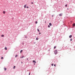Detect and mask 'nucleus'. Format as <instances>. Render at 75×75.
<instances>
[{
    "mask_svg": "<svg viewBox=\"0 0 75 75\" xmlns=\"http://www.w3.org/2000/svg\"><path fill=\"white\" fill-rule=\"evenodd\" d=\"M57 50H56L54 51V54H57Z\"/></svg>",
    "mask_w": 75,
    "mask_h": 75,
    "instance_id": "obj_1",
    "label": "nucleus"
},
{
    "mask_svg": "<svg viewBox=\"0 0 75 75\" xmlns=\"http://www.w3.org/2000/svg\"><path fill=\"white\" fill-rule=\"evenodd\" d=\"M33 62L35 64H36V62H35V60L33 61Z\"/></svg>",
    "mask_w": 75,
    "mask_h": 75,
    "instance_id": "obj_2",
    "label": "nucleus"
},
{
    "mask_svg": "<svg viewBox=\"0 0 75 75\" xmlns=\"http://www.w3.org/2000/svg\"><path fill=\"white\" fill-rule=\"evenodd\" d=\"M59 16H62V13H60L59 14Z\"/></svg>",
    "mask_w": 75,
    "mask_h": 75,
    "instance_id": "obj_3",
    "label": "nucleus"
},
{
    "mask_svg": "<svg viewBox=\"0 0 75 75\" xmlns=\"http://www.w3.org/2000/svg\"><path fill=\"white\" fill-rule=\"evenodd\" d=\"M26 6H27V5H25L24 6V8H26Z\"/></svg>",
    "mask_w": 75,
    "mask_h": 75,
    "instance_id": "obj_4",
    "label": "nucleus"
},
{
    "mask_svg": "<svg viewBox=\"0 0 75 75\" xmlns=\"http://www.w3.org/2000/svg\"><path fill=\"white\" fill-rule=\"evenodd\" d=\"M49 25L50 26H51L52 25V24H51V23H49Z\"/></svg>",
    "mask_w": 75,
    "mask_h": 75,
    "instance_id": "obj_5",
    "label": "nucleus"
},
{
    "mask_svg": "<svg viewBox=\"0 0 75 75\" xmlns=\"http://www.w3.org/2000/svg\"><path fill=\"white\" fill-rule=\"evenodd\" d=\"M73 27H74V26H75V23H74L73 24Z\"/></svg>",
    "mask_w": 75,
    "mask_h": 75,
    "instance_id": "obj_6",
    "label": "nucleus"
},
{
    "mask_svg": "<svg viewBox=\"0 0 75 75\" xmlns=\"http://www.w3.org/2000/svg\"><path fill=\"white\" fill-rule=\"evenodd\" d=\"M5 50H7V47H5Z\"/></svg>",
    "mask_w": 75,
    "mask_h": 75,
    "instance_id": "obj_7",
    "label": "nucleus"
},
{
    "mask_svg": "<svg viewBox=\"0 0 75 75\" xmlns=\"http://www.w3.org/2000/svg\"><path fill=\"white\" fill-rule=\"evenodd\" d=\"M4 71H6V70H7V69H6V68H4Z\"/></svg>",
    "mask_w": 75,
    "mask_h": 75,
    "instance_id": "obj_8",
    "label": "nucleus"
},
{
    "mask_svg": "<svg viewBox=\"0 0 75 75\" xmlns=\"http://www.w3.org/2000/svg\"><path fill=\"white\" fill-rule=\"evenodd\" d=\"M69 38H72V35H70V36H69Z\"/></svg>",
    "mask_w": 75,
    "mask_h": 75,
    "instance_id": "obj_9",
    "label": "nucleus"
},
{
    "mask_svg": "<svg viewBox=\"0 0 75 75\" xmlns=\"http://www.w3.org/2000/svg\"><path fill=\"white\" fill-rule=\"evenodd\" d=\"M23 52V50H21L20 51V53H21V52Z\"/></svg>",
    "mask_w": 75,
    "mask_h": 75,
    "instance_id": "obj_10",
    "label": "nucleus"
},
{
    "mask_svg": "<svg viewBox=\"0 0 75 75\" xmlns=\"http://www.w3.org/2000/svg\"><path fill=\"white\" fill-rule=\"evenodd\" d=\"M3 13L4 14H5V13H6V12H5V11H3Z\"/></svg>",
    "mask_w": 75,
    "mask_h": 75,
    "instance_id": "obj_11",
    "label": "nucleus"
},
{
    "mask_svg": "<svg viewBox=\"0 0 75 75\" xmlns=\"http://www.w3.org/2000/svg\"><path fill=\"white\" fill-rule=\"evenodd\" d=\"M4 35H1V37H4Z\"/></svg>",
    "mask_w": 75,
    "mask_h": 75,
    "instance_id": "obj_12",
    "label": "nucleus"
},
{
    "mask_svg": "<svg viewBox=\"0 0 75 75\" xmlns=\"http://www.w3.org/2000/svg\"><path fill=\"white\" fill-rule=\"evenodd\" d=\"M15 68H16V66H14L13 67V69H15Z\"/></svg>",
    "mask_w": 75,
    "mask_h": 75,
    "instance_id": "obj_13",
    "label": "nucleus"
},
{
    "mask_svg": "<svg viewBox=\"0 0 75 75\" xmlns=\"http://www.w3.org/2000/svg\"><path fill=\"white\" fill-rule=\"evenodd\" d=\"M54 49H55L56 48V46H54Z\"/></svg>",
    "mask_w": 75,
    "mask_h": 75,
    "instance_id": "obj_14",
    "label": "nucleus"
},
{
    "mask_svg": "<svg viewBox=\"0 0 75 75\" xmlns=\"http://www.w3.org/2000/svg\"><path fill=\"white\" fill-rule=\"evenodd\" d=\"M36 40H38V38H36Z\"/></svg>",
    "mask_w": 75,
    "mask_h": 75,
    "instance_id": "obj_15",
    "label": "nucleus"
},
{
    "mask_svg": "<svg viewBox=\"0 0 75 75\" xmlns=\"http://www.w3.org/2000/svg\"><path fill=\"white\" fill-rule=\"evenodd\" d=\"M48 28H50V26L49 25H48Z\"/></svg>",
    "mask_w": 75,
    "mask_h": 75,
    "instance_id": "obj_16",
    "label": "nucleus"
},
{
    "mask_svg": "<svg viewBox=\"0 0 75 75\" xmlns=\"http://www.w3.org/2000/svg\"><path fill=\"white\" fill-rule=\"evenodd\" d=\"M38 31L39 32H40V30H39V29H38Z\"/></svg>",
    "mask_w": 75,
    "mask_h": 75,
    "instance_id": "obj_17",
    "label": "nucleus"
},
{
    "mask_svg": "<svg viewBox=\"0 0 75 75\" xmlns=\"http://www.w3.org/2000/svg\"><path fill=\"white\" fill-rule=\"evenodd\" d=\"M18 56L17 55H16V56H15L16 58V57H18Z\"/></svg>",
    "mask_w": 75,
    "mask_h": 75,
    "instance_id": "obj_18",
    "label": "nucleus"
},
{
    "mask_svg": "<svg viewBox=\"0 0 75 75\" xmlns=\"http://www.w3.org/2000/svg\"><path fill=\"white\" fill-rule=\"evenodd\" d=\"M51 65H52V66H53V65H54V64H51Z\"/></svg>",
    "mask_w": 75,
    "mask_h": 75,
    "instance_id": "obj_19",
    "label": "nucleus"
},
{
    "mask_svg": "<svg viewBox=\"0 0 75 75\" xmlns=\"http://www.w3.org/2000/svg\"><path fill=\"white\" fill-rule=\"evenodd\" d=\"M72 40V39H70V41H71Z\"/></svg>",
    "mask_w": 75,
    "mask_h": 75,
    "instance_id": "obj_20",
    "label": "nucleus"
},
{
    "mask_svg": "<svg viewBox=\"0 0 75 75\" xmlns=\"http://www.w3.org/2000/svg\"><path fill=\"white\" fill-rule=\"evenodd\" d=\"M35 23L36 24H37V21H35Z\"/></svg>",
    "mask_w": 75,
    "mask_h": 75,
    "instance_id": "obj_21",
    "label": "nucleus"
},
{
    "mask_svg": "<svg viewBox=\"0 0 75 75\" xmlns=\"http://www.w3.org/2000/svg\"><path fill=\"white\" fill-rule=\"evenodd\" d=\"M3 57H1V59H3Z\"/></svg>",
    "mask_w": 75,
    "mask_h": 75,
    "instance_id": "obj_22",
    "label": "nucleus"
},
{
    "mask_svg": "<svg viewBox=\"0 0 75 75\" xmlns=\"http://www.w3.org/2000/svg\"><path fill=\"white\" fill-rule=\"evenodd\" d=\"M65 6L66 7H67V5H66Z\"/></svg>",
    "mask_w": 75,
    "mask_h": 75,
    "instance_id": "obj_23",
    "label": "nucleus"
},
{
    "mask_svg": "<svg viewBox=\"0 0 75 75\" xmlns=\"http://www.w3.org/2000/svg\"><path fill=\"white\" fill-rule=\"evenodd\" d=\"M54 67H55V66H56V64H54Z\"/></svg>",
    "mask_w": 75,
    "mask_h": 75,
    "instance_id": "obj_24",
    "label": "nucleus"
},
{
    "mask_svg": "<svg viewBox=\"0 0 75 75\" xmlns=\"http://www.w3.org/2000/svg\"><path fill=\"white\" fill-rule=\"evenodd\" d=\"M39 34H41V33H39Z\"/></svg>",
    "mask_w": 75,
    "mask_h": 75,
    "instance_id": "obj_25",
    "label": "nucleus"
},
{
    "mask_svg": "<svg viewBox=\"0 0 75 75\" xmlns=\"http://www.w3.org/2000/svg\"><path fill=\"white\" fill-rule=\"evenodd\" d=\"M24 57V56H22V58H23Z\"/></svg>",
    "mask_w": 75,
    "mask_h": 75,
    "instance_id": "obj_26",
    "label": "nucleus"
},
{
    "mask_svg": "<svg viewBox=\"0 0 75 75\" xmlns=\"http://www.w3.org/2000/svg\"><path fill=\"white\" fill-rule=\"evenodd\" d=\"M27 60H28V59L27 58Z\"/></svg>",
    "mask_w": 75,
    "mask_h": 75,
    "instance_id": "obj_27",
    "label": "nucleus"
},
{
    "mask_svg": "<svg viewBox=\"0 0 75 75\" xmlns=\"http://www.w3.org/2000/svg\"><path fill=\"white\" fill-rule=\"evenodd\" d=\"M26 7H27V8H28V6H27Z\"/></svg>",
    "mask_w": 75,
    "mask_h": 75,
    "instance_id": "obj_28",
    "label": "nucleus"
},
{
    "mask_svg": "<svg viewBox=\"0 0 75 75\" xmlns=\"http://www.w3.org/2000/svg\"><path fill=\"white\" fill-rule=\"evenodd\" d=\"M31 4H33V2H32V3H31Z\"/></svg>",
    "mask_w": 75,
    "mask_h": 75,
    "instance_id": "obj_29",
    "label": "nucleus"
},
{
    "mask_svg": "<svg viewBox=\"0 0 75 75\" xmlns=\"http://www.w3.org/2000/svg\"><path fill=\"white\" fill-rule=\"evenodd\" d=\"M21 58H23V57H21Z\"/></svg>",
    "mask_w": 75,
    "mask_h": 75,
    "instance_id": "obj_30",
    "label": "nucleus"
},
{
    "mask_svg": "<svg viewBox=\"0 0 75 75\" xmlns=\"http://www.w3.org/2000/svg\"><path fill=\"white\" fill-rule=\"evenodd\" d=\"M34 65H35V63L34 64Z\"/></svg>",
    "mask_w": 75,
    "mask_h": 75,
    "instance_id": "obj_31",
    "label": "nucleus"
},
{
    "mask_svg": "<svg viewBox=\"0 0 75 75\" xmlns=\"http://www.w3.org/2000/svg\"><path fill=\"white\" fill-rule=\"evenodd\" d=\"M23 62H21V63H22V64H23Z\"/></svg>",
    "mask_w": 75,
    "mask_h": 75,
    "instance_id": "obj_32",
    "label": "nucleus"
},
{
    "mask_svg": "<svg viewBox=\"0 0 75 75\" xmlns=\"http://www.w3.org/2000/svg\"><path fill=\"white\" fill-rule=\"evenodd\" d=\"M67 10H68V8H67Z\"/></svg>",
    "mask_w": 75,
    "mask_h": 75,
    "instance_id": "obj_33",
    "label": "nucleus"
},
{
    "mask_svg": "<svg viewBox=\"0 0 75 75\" xmlns=\"http://www.w3.org/2000/svg\"><path fill=\"white\" fill-rule=\"evenodd\" d=\"M52 17H53V15L52 16Z\"/></svg>",
    "mask_w": 75,
    "mask_h": 75,
    "instance_id": "obj_34",
    "label": "nucleus"
}]
</instances>
